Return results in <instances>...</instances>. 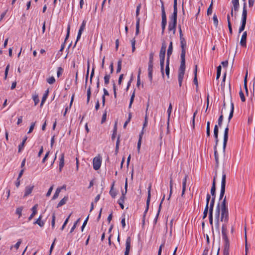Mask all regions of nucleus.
I'll return each mask as SVG.
<instances>
[{
	"label": "nucleus",
	"instance_id": "4c0bfd02",
	"mask_svg": "<svg viewBox=\"0 0 255 255\" xmlns=\"http://www.w3.org/2000/svg\"><path fill=\"white\" fill-rule=\"evenodd\" d=\"M122 63V59H120L118 62V66H117V71H116L117 73L120 72V71H121Z\"/></svg>",
	"mask_w": 255,
	"mask_h": 255
},
{
	"label": "nucleus",
	"instance_id": "412c9836",
	"mask_svg": "<svg viewBox=\"0 0 255 255\" xmlns=\"http://www.w3.org/2000/svg\"><path fill=\"white\" fill-rule=\"evenodd\" d=\"M214 156H215V159L216 161V167H218L219 165V156L218 153L217 152V146L215 145L214 148Z\"/></svg>",
	"mask_w": 255,
	"mask_h": 255
},
{
	"label": "nucleus",
	"instance_id": "4be33fe9",
	"mask_svg": "<svg viewBox=\"0 0 255 255\" xmlns=\"http://www.w3.org/2000/svg\"><path fill=\"white\" fill-rule=\"evenodd\" d=\"M232 3L233 5V8L235 11H237L239 8V0H232Z\"/></svg>",
	"mask_w": 255,
	"mask_h": 255
},
{
	"label": "nucleus",
	"instance_id": "dca6fc26",
	"mask_svg": "<svg viewBox=\"0 0 255 255\" xmlns=\"http://www.w3.org/2000/svg\"><path fill=\"white\" fill-rule=\"evenodd\" d=\"M247 17H246V16H244V17L242 16V24H241L240 27L239 28V32L240 33H241L243 31H244L245 28L246 21H247Z\"/></svg>",
	"mask_w": 255,
	"mask_h": 255
},
{
	"label": "nucleus",
	"instance_id": "9b49d317",
	"mask_svg": "<svg viewBox=\"0 0 255 255\" xmlns=\"http://www.w3.org/2000/svg\"><path fill=\"white\" fill-rule=\"evenodd\" d=\"M102 163V158L100 156H98L94 158L93 161V168L95 170L100 169Z\"/></svg>",
	"mask_w": 255,
	"mask_h": 255
},
{
	"label": "nucleus",
	"instance_id": "4468645a",
	"mask_svg": "<svg viewBox=\"0 0 255 255\" xmlns=\"http://www.w3.org/2000/svg\"><path fill=\"white\" fill-rule=\"evenodd\" d=\"M130 244H131V238L128 237L127 238L126 241V250L125 252L124 255H128L130 249Z\"/></svg>",
	"mask_w": 255,
	"mask_h": 255
},
{
	"label": "nucleus",
	"instance_id": "e433bc0d",
	"mask_svg": "<svg viewBox=\"0 0 255 255\" xmlns=\"http://www.w3.org/2000/svg\"><path fill=\"white\" fill-rule=\"evenodd\" d=\"M172 104H171V103H170L169 105V107H168V108L167 109V113H168V122H167V124H168V125H169V119H170V115H171V112H172Z\"/></svg>",
	"mask_w": 255,
	"mask_h": 255
},
{
	"label": "nucleus",
	"instance_id": "a18cd8bd",
	"mask_svg": "<svg viewBox=\"0 0 255 255\" xmlns=\"http://www.w3.org/2000/svg\"><path fill=\"white\" fill-rule=\"evenodd\" d=\"M216 186H212L211 189V194L213 197H216Z\"/></svg>",
	"mask_w": 255,
	"mask_h": 255
},
{
	"label": "nucleus",
	"instance_id": "a19ab883",
	"mask_svg": "<svg viewBox=\"0 0 255 255\" xmlns=\"http://www.w3.org/2000/svg\"><path fill=\"white\" fill-rule=\"evenodd\" d=\"M110 75L106 74L104 76V83L105 85H108L109 83V81L110 79Z\"/></svg>",
	"mask_w": 255,
	"mask_h": 255
},
{
	"label": "nucleus",
	"instance_id": "b1692460",
	"mask_svg": "<svg viewBox=\"0 0 255 255\" xmlns=\"http://www.w3.org/2000/svg\"><path fill=\"white\" fill-rule=\"evenodd\" d=\"M165 195H164L163 197H162V199H161V202L160 203V204H159V208H158V212H157V213L156 214V217H155V218L154 219L155 223H156V222H157V218L158 217L159 213L160 212V210H161V205H162V203H163V201H164V200L165 199Z\"/></svg>",
	"mask_w": 255,
	"mask_h": 255
},
{
	"label": "nucleus",
	"instance_id": "37998d69",
	"mask_svg": "<svg viewBox=\"0 0 255 255\" xmlns=\"http://www.w3.org/2000/svg\"><path fill=\"white\" fill-rule=\"evenodd\" d=\"M210 122L209 121L207 122V127H206V134H207V136L208 137H209L210 135Z\"/></svg>",
	"mask_w": 255,
	"mask_h": 255
},
{
	"label": "nucleus",
	"instance_id": "6e6d98bb",
	"mask_svg": "<svg viewBox=\"0 0 255 255\" xmlns=\"http://www.w3.org/2000/svg\"><path fill=\"white\" fill-rule=\"evenodd\" d=\"M134 96H135L134 92H133V93H132V94L131 95V97H130V102H129V107H128L129 108H130L131 107L132 104L134 100Z\"/></svg>",
	"mask_w": 255,
	"mask_h": 255
},
{
	"label": "nucleus",
	"instance_id": "3c124183",
	"mask_svg": "<svg viewBox=\"0 0 255 255\" xmlns=\"http://www.w3.org/2000/svg\"><path fill=\"white\" fill-rule=\"evenodd\" d=\"M161 17H162L161 25H166L167 20H166V15H161Z\"/></svg>",
	"mask_w": 255,
	"mask_h": 255
},
{
	"label": "nucleus",
	"instance_id": "58836bf2",
	"mask_svg": "<svg viewBox=\"0 0 255 255\" xmlns=\"http://www.w3.org/2000/svg\"><path fill=\"white\" fill-rule=\"evenodd\" d=\"M245 239H246V240H245V255H248L249 248H248V244H247V235H246V228H245Z\"/></svg>",
	"mask_w": 255,
	"mask_h": 255
},
{
	"label": "nucleus",
	"instance_id": "f3484780",
	"mask_svg": "<svg viewBox=\"0 0 255 255\" xmlns=\"http://www.w3.org/2000/svg\"><path fill=\"white\" fill-rule=\"evenodd\" d=\"M38 204H35L32 208L31 211H32L31 214L30 215V216L28 217V221H30L32 220V219L34 217V216L36 215L37 213V209L38 208Z\"/></svg>",
	"mask_w": 255,
	"mask_h": 255
},
{
	"label": "nucleus",
	"instance_id": "473e14b6",
	"mask_svg": "<svg viewBox=\"0 0 255 255\" xmlns=\"http://www.w3.org/2000/svg\"><path fill=\"white\" fill-rule=\"evenodd\" d=\"M197 65H196L195 66V70L194 71V79H193V82L196 85V86L198 87V81H197Z\"/></svg>",
	"mask_w": 255,
	"mask_h": 255
},
{
	"label": "nucleus",
	"instance_id": "79ce46f5",
	"mask_svg": "<svg viewBox=\"0 0 255 255\" xmlns=\"http://www.w3.org/2000/svg\"><path fill=\"white\" fill-rule=\"evenodd\" d=\"M221 69H222V67H221V65H219V66L217 67V76H216V79H218L220 78V77Z\"/></svg>",
	"mask_w": 255,
	"mask_h": 255
},
{
	"label": "nucleus",
	"instance_id": "cd10ccee",
	"mask_svg": "<svg viewBox=\"0 0 255 255\" xmlns=\"http://www.w3.org/2000/svg\"><path fill=\"white\" fill-rule=\"evenodd\" d=\"M68 196H65L62 200L60 201L59 203L57 206V208H59L63 205L65 204L66 202L68 201Z\"/></svg>",
	"mask_w": 255,
	"mask_h": 255
},
{
	"label": "nucleus",
	"instance_id": "de8ad7c7",
	"mask_svg": "<svg viewBox=\"0 0 255 255\" xmlns=\"http://www.w3.org/2000/svg\"><path fill=\"white\" fill-rule=\"evenodd\" d=\"M212 6H213V2L212 1L210 6H209L208 9L207 14L208 15H211L212 12Z\"/></svg>",
	"mask_w": 255,
	"mask_h": 255
},
{
	"label": "nucleus",
	"instance_id": "f257e3e1",
	"mask_svg": "<svg viewBox=\"0 0 255 255\" xmlns=\"http://www.w3.org/2000/svg\"><path fill=\"white\" fill-rule=\"evenodd\" d=\"M177 0H174L173 12L170 17V21L169 22L168 30L173 31V34H175L176 31V26L177 25Z\"/></svg>",
	"mask_w": 255,
	"mask_h": 255
},
{
	"label": "nucleus",
	"instance_id": "a211bd4d",
	"mask_svg": "<svg viewBox=\"0 0 255 255\" xmlns=\"http://www.w3.org/2000/svg\"><path fill=\"white\" fill-rule=\"evenodd\" d=\"M34 185L27 186L25 188L24 197L28 196L32 191Z\"/></svg>",
	"mask_w": 255,
	"mask_h": 255
},
{
	"label": "nucleus",
	"instance_id": "f704fd0d",
	"mask_svg": "<svg viewBox=\"0 0 255 255\" xmlns=\"http://www.w3.org/2000/svg\"><path fill=\"white\" fill-rule=\"evenodd\" d=\"M148 107H149V103L148 102L147 104V106H146V115H145V120H144V124H143V128H142V131H143V129L144 128L147 126V110H148Z\"/></svg>",
	"mask_w": 255,
	"mask_h": 255
},
{
	"label": "nucleus",
	"instance_id": "bf43d9fd",
	"mask_svg": "<svg viewBox=\"0 0 255 255\" xmlns=\"http://www.w3.org/2000/svg\"><path fill=\"white\" fill-rule=\"evenodd\" d=\"M160 2L161 3V15H166L163 2L162 0H160Z\"/></svg>",
	"mask_w": 255,
	"mask_h": 255
},
{
	"label": "nucleus",
	"instance_id": "1a4fd4ad",
	"mask_svg": "<svg viewBox=\"0 0 255 255\" xmlns=\"http://www.w3.org/2000/svg\"><path fill=\"white\" fill-rule=\"evenodd\" d=\"M141 7L140 4H138L136 7V30H135V35H138L139 33V24L140 18L139 17V11Z\"/></svg>",
	"mask_w": 255,
	"mask_h": 255
},
{
	"label": "nucleus",
	"instance_id": "c756f323",
	"mask_svg": "<svg viewBox=\"0 0 255 255\" xmlns=\"http://www.w3.org/2000/svg\"><path fill=\"white\" fill-rule=\"evenodd\" d=\"M143 133H144V132L143 131H141V132H140V133L139 135V139H138V141L137 142V150L138 152H139V150H140V146H141V144L142 137V135L143 134Z\"/></svg>",
	"mask_w": 255,
	"mask_h": 255
},
{
	"label": "nucleus",
	"instance_id": "864d4df0",
	"mask_svg": "<svg viewBox=\"0 0 255 255\" xmlns=\"http://www.w3.org/2000/svg\"><path fill=\"white\" fill-rule=\"evenodd\" d=\"M209 207L205 206L204 212H203V219H204L207 217V214H208V211Z\"/></svg>",
	"mask_w": 255,
	"mask_h": 255
},
{
	"label": "nucleus",
	"instance_id": "774afa93",
	"mask_svg": "<svg viewBox=\"0 0 255 255\" xmlns=\"http://www.w3.org/2000/svg\"><path fill=\"white\" fill-rule=\"evenodd\" d=\"M153 56L154 54L153 53L151 52L149 54V63H153Z\"/></svg>",
	"mask_w": 255,
	"mask_h": 255
},
{
	"label": "nucleus",
	"instance_id": "c03bdc74",
	"mask_svg": "<svg viewBox=\"0 0 255 255\" xmlns=\"http://www.w3.org/2000/svg\"><path fill=\"white\" fill-rule=\"evenodd\" d=\"M23 210L22 207H18L16 210V214L18 215L19 218H20L22 215V211Z\"/></svg>",
	"mask_w": 255,
	"mask_h": 255
},
{
	"label": "nucleus",
	"instance_id": "4d7b16f0",
	"mask_svg": "<svg viewBox=\"0 0 255 255\" xmlns=\"http://www.w3.org/2000/svg\"><path fill=\"white\" fill-rule=\"evenodd\" d=\"M106 118H107V111H106V110H105V111L104 113L103 116H102V120H101V124H103L105 122V121L106 120Z\"/></svg>",
	"mask_w": 255,
	"mask_h": 255
},
{
	"label": "nucleus",
	"instance_id": "0eeeda50",
	"mask_svg": "<svg viewBox=\"0 0 255 255\" xmlns=\"http://www.w3.org/2000/svg\"><path fill=\"white\" fill-rule=\"evenodd\" d=\"M226 174L223 172L222 177V181H221V190H220V193L219 196V200L221 201L225 195V190H226Z\"/></svg>",
	"mask_w": 255,
	"mask_h": 255
},
{
	"label": "nucleus",
	"instance_id": "39448f33",
	"mask_svg": "<svg viewBox=\"0 0 255 255\" xmlns=\"http://www.w3.org/2000/svg\"><path fill=\"white\" fill-rule=\"evenodd\" d=\"M185 71V60H181L180 66L178 70V80L179 86H182V81Z\"/></svg>",
	"mask_w": 255,
	"mask_h": 255
},
{
	"label": "nucleus",
	"instance_id": "5701e85b",
	"mask_svg": "<svg viewBox=\"0 0 255 255\" xmlns=\"http://www.w3.org/2000/svg\"><path fill=\"white\" fill-rule=\"evenodd\" d=\"M125 188V192H124L123 191H122V196L120 198V199H122L123 200H125V199L126 198V194L127 192V188H128V179L127 178H126V180Z\"/></svg>",
	"mask_w": 255,
	"mask_h": 255
},
{
	"label": "nucleus",
	"instance_id": "aec40b11",
	"mask_svg": "<svg viewBox=\"0 0 255 255\" xmlns=\"http://www.w3.org/2000/svg\"><path fill=\"white\" fill-rule=\"evenodd\" d=\"M188 178V175H185L183 180L182 182V194L181 196L183 197L185 194V192L186 190V182H187V179Z\"/></svg>",
	"mask_w": 255,
	"mask_h": 255
},
{
	"label": "nucleus",
	"instance_id": "72a5a7b5",
	"mask_svg": "<svg viewBox=\"0 0 255 255\" xmlns=\"http://www.w3.org/2000/svg\"><path fill=\"white\" fill-rule=\"evenodd\" d=\"M27 139V137L25 136L23 139L22 142L18 146V152H20L21 150L23 148L24 144Z\"/></svg>",
	"mask_w": 255,
	"mask_h": 255
},
{
	"label": "nucleus",
	"instance_id": "7ed1b4c3",
	"mask_svg": "<svg viewBox=\"0 0 255 255\" xmlns=\"http://www.w3.org/2000/svg\"><path fill=\"white\" fill-rule=\"evenodd\" d=\"M222 235L225 241L223 254L224 255H229L230 242L227 236V226L225 224L222 225Z\"/></svg>",
	"mask_w": 255,
	"mask_h": 255
},
{
	"label": "nucleus",
	"instance_id": "5fc2aeb1",
	"mask_svg": "<svg viewBox=\"0 0 255 255\" xmlns=\"http://www.w3.org/2000/svg\"><path fill=\"white\" fill-rule=\"evenodd\" d=\"M131 46H132V52H133L135 49V40L134 38L131 40Z\"/></svg>",
	"mask_w": 255,
	"mask_h": 255
},
{
	"label": "nucleus",
	"instance_id": "603ef678",
	"mask_svg": "<svg viewBox=\"0 0 255 255\" xmlns=\"http://www.w3.org/2000/svg\"><path fill=\"white\" fill-rule=\"evenodd\" d=\"M47 82L50 84H52L55 82V79L54 77L52 76L47 79Z\"/></svg>",
	"mask_w": 255,
	"mask_h": 255
},
{
	"label": "nucleus",
	"instance_id": "c9c22d12",
	"mask_svg": "<svg viewBox=\"0 0 255 255\" xmlns=\"http://www.w3.org/2000/svg\"><path fill=\"white\" fill-rule=\"evenodd\" d=\"M242 17L246 16L247 17V3L246 1H244L243 12H242Z\"/></svg>",
	"mask_w": 255,
	"mask_h": 255
},
{
	"label": "nucleus",
	"instance_id": "69168bd1",
	"mask_svg": "<svg viewBox=\"0 0 255 255\" xmlns=\"http://www.w3.org/2000/svg\"><path fill=\"white\" fill-rule=\"evenodd\" d=\"M210 199H211V195L209 193H208L207 194V196H206V206L209 207V201H210Z\"/></svg>",
	"mask_w": 255,
	"mask_h": 255
},
{
	"label": "nucleus",
	"instance_id": "f8f14e48",
	"mask_svg": "<svg viewBox=\"0 0 255 255\" xmlns=\"http://www.w3.org/2000/svg\"><path fill=\"white\" fill-rule=\"evenodd\" d=\"M221 212V221L222 222H228L229 220L228 209L220 210Z\"/></svg>",
	"mask_w": 255,
	"mask_h": 255
},
{
	"label": "nucleus",
	"instance_id": "9d476101",
	"mask_svg": "<svg viewBox=\"0 0 255 255\" xmlns=\"http://www.w3.org/2000/svg\"><path fill=\"white\" fill-rule=\"evenodd\" d=\"M151 188V185L150 184L147 189H148V195H147V200H146V209L144 211V214L143 215V219H142L143 223L144 222L145 217L146 214L147 212L148 209H149V206L150 198H151V194H150Z\"/></svg>",
	"mask_w": 255,
	"mask_h": 255
},
{
	"label": "nucleus",
	"instance_id": "6e6552de",
	"mask_svg": "<svg viewBox=\"0 0 255 255\" xmlns=\"http://www.w3.org/2000/svg\"><path fill=\"white\" fill-rule=\"evenodd\" d=\"M180 42L181 48V60H185L186 42L184 37H180Z\"/></svg>",
	"mask_w": 255,
	"mask_h": 255
},
{
	"label": "nucleus",
	"instance_id": "e2e57ef3",
	"mask_svg": "<svg viewBox=\"0 0 255 255\" xmlns=\"http://www.w3.org/2000/svg\"><path fill=\"white\" fill-rule=\"evenodd\" d=\"M223 115H221L219 118V119H218V125L221 127L222 126V122H223Z\"/></svg>",
	"mask_w": 255,
	"mask_h": 255
},
{
	"label": "nucleus",
	"instance_id": "6ab92c4d",
	"mask_svg": "<svg viewBox=\"0 0 255 255\" xmlns=\"http://www.w3.org/2000/svg\"><path fill=\"white\" fill-rule=\"evenodd\" d=\"M173 51V43L172 41H171L168 46V48L167 49V58L166 59H168L170 60V57Z\"/></svg>",
	"mask_w": 255,
	"mask_h": 255
},
{
	"label": "nucleus",
	"instance_id": "393cba45",
	"mask_svg": "<svg viewBox=\"0 0 255 255\" xmlns=\"http://www.w3.org/2000/svg\"><path fill=\"white\" fill-rule=\"evenodd\" d=\"M42 215H40L39 218L36 220V221L34 222V224H37L40 227H42L44 226V223L43 221H41L42 219Z\"/></svg>",
	"mask_w": 255,
	"mask_h": 255
},
{
	"label": "nucleus",
	"instance_id": "052dcab7",
	"mask_svg": "<svg viewBox=\"0 0 255 255\" xmlns=\"http://www.w3.org/2000/svg\"><path fill=\"white\" fill-rule=\"evenodd\" d=\"M71 215H70L66 219V220L65 221V222H64V224L63 225H62L61 228V230H63L64 228L65 227L66 225H67V224L68 223V221H69V218L70 217Z\"/></svg>",
	"mask_w": 255,
	"mask_h": 255
},
{
	"label": "nucleus",
	"instance_id": "338daca9",
	"mask_svg": "<svg viewBox=\"0 0 255 255\" xmlns=\"http://www.w3.org/2000/svg\"><path fill=\"white\" fill-rule=\"evenodd\" d=\"M153 63H148V71H153Z\"/></svg>",
	"mask_w": 255,
	"mask_h": 255
},
{
	"label": "nucleus",
	"instance_id": "13d9d810",
	"mask_svg": "<svg viewBox=\"0 0 255 255\" xmlns=\"http://www.w3.org/2000/svg\"><path fill=\"white\" fill-rule=\"evenodd\" d=\"M126 218H125V215H123L122 217V220H121V224L122 225V227L123 228H125L126 226V222H125Z\"/></svg>",
	"mask_w": 255,
	"mask_h": 255
},
{
	"label": "nucleus",
	"instance_id": "680f3d73",
	"mask_svg": "<svg viewBox=\"0 0 255 255\" xmlns=\"http://www.w3.org/2000/svg\"><path fill=\"white\" fill-rule=\"evenodd\" d=\"M63 71V70L61 67H58L57 72L58 77H59L62 75Z\"/></svg>",
	"mask_w": 255,
	"mask_h": 255
},
{
	"label": "nucleus",
	"instance_id": "09e8293b",
	"mask_svg": "<svg viewBox=\"0 0 255 255\" xmlns=\"http://www.w3.org/2000/svg\"><path fill=\"white\" fill-rule=\"evenodd\" d=\"M239 95H240V97L241 98V101L243 102H245L246 101V98H245V97L244 96V93L243 92L242 90H241L240 92H239Z\"/></svg>",
	"mask_w": 255,
	"mask_h": 255
},
{
	"label": "nucleus",
	"instance_id": "0e129e2a",
	"mask_svg": "<svg viewBox=\"0 0 255 255\" xmlns=\"http://www.w3.org/2000/svg\"><path fill=\"white\" fill-rule=\"evenodd\" d=\"M35 123H32L31 124L29 131H28V133H30L33 131V130L34 128V127H35Z\"/></svg>",
	"mask_w": 255,
	"mask_h": 255
},
{
	"label": "nucleus",
	"instance_id": "bb28decb",
	"mask_svg": "<svg viewBox=\"0 0 255 255\" xmlns=\"http://www.w3.org/2000/svg\"><path fill=\"white\" fill-rule=\"evenodd\" d=\"M169 61L170 60L168 59H166V67H165V73L168 78H169Z\"/></svg>",
	"mask_w": 255,
	"mask_h": 255
},
{
	"label": "nucleus",
	"instance_id": "423d86ee",
	"mask_svg": "<svg viewBox=\"0 0 255 255\" xmlns=\"http://www.w3.org/2000/svg\"><path fill=\"white\" fill-rule=\"evenodd\" d=\"M228 209L226 196H225L223 200L220 203H218L215 213V218L219 220L220 210Z\"/></svg>",
	"mask_w": 255,
	"mask_h": 255
},
{
	"label": "nucleus",
	"instance_id": "c85d7f7f",
	"mask_svg": "<svg viewBox=\"0 0 255 255\" xmlns=\"http://www.w3.org/2000/svg\"><path fill=\"white\" fill-rule=\"evenodd\" d=\"M64 188H65V186H63L61 188H57L54 195L52 197V200H55L56 199H57L58 198L59 194L60 192H61V189Z\"/></svg>",
	"mask_w": 255,
	"mask_h": 255
},
{
	"label": "nucleus",
	"instance_id": "2f4dec72",
	"mask_svg": "<svg viewBox=\"0 0 255 255\" xmlns=\"http://www.w3.org/2000/svg\"><path fill=\"white\" fill-rule=\"evenodd\" d=\"M48 93H49V90L47 89L45 91V93H44V94L43 96V97H42V100H41V104H40V106L41 107L43 105V104L45 102L46 99H47V98L48 97Z\"/></svg>",
	"mask_w": 255,
	"mask_h": 255
},
{
	"label": "nucleus",
	"instance_id": "ddd939ff",
	"mask_svg": "<svg viewBox=\"0 0 255 255\" xmlns=\"http://www.w3.org/2000/svg\"><path fill=\"white\" fill-rule=\"evenodd\" d=\"M86 23V21L85 20H83V22H82V24L81 25V26L80 27V28H79V30L78 33V35H77V36L76 41V42H75V43L74 44V47H75V46H76L78 41L81 38V34H82L84 29L85 28Z\"/></svg>",
	"mask_w": 255,
	"mask_h": 255
},
{
	"label": "nucleus",
	"instance_id": "20e7f679",
	"mask_svg": "<svg viewBox=\"0 0 255 255\" xmlns=\"http://www.w3.org/2000/svg\"><path fill=\"white\" fill-rule=\"evenodd\" d=\"M166 49V44L165 41H164L162 43L161 47L159 52L160 66L162 77H164V65L165 61V55Z\"/></svg>",
	"mask_w": 255,
	"mask_h": 255
},
{
	"label": "nucleus",
	"instance_id": "7c9ffc66",
	"mask_svg": "<svg viewBox=\"0 0 255 255\" xmlns=\"http://www.w3.org/2000/svg\"><path fill=\"white\" fill-rule=\"evenodd\" d=\"M114 182L113 183V184L111 186V190L110 191V194L112 196V198H115L117 195V192L115 190H114Z\"/></svg>",
	"mask_w": 255,
	"mask_h": 255
},
{
	"label": "nucleus",
	"instance_id": "8fccbe9b",
	"mask_svg": "<svg viewBox=\"0 0 255 255\" xmlns=\"http://www.w3.org/2000/svg\"><path fill=\"white\" fill-rule=\"evenodd\" d=\"M55 214L53 213L52 216V221H51V226L52 229L54 228L55 227Z\"/></svg>",
	"mask_w": 255,
	"mask_h": 255
},
{
	"label": "nucleus",
	"instance_id": "ea45409f",
	"mask_svg": "<svg viewBox=\"0 0 255 255\" xmlns=\"http://www.w3.org/2000/svg\"><path fill=\"white\" fill-rule=\"evenodd\" d=\"M91 86H89V88H88V90H87V103H88L89 102V101H90V97H91Z\"/></svg>",
	"mask_w": 255,
	"mask_h": 255
},
{
	"label": "nucleus",
	"instance_id": "2eb2a0df",
	"mask_svg": "<svg viewBox=\"0 0 255 255\" xmlns=\"http://www.w3.org/2000/svg\"><path fill=\"white\" fill-rule=\"evenodd\" d=\"M247 31H245L243 32L241 39L240 41V44L241 46L246 47L247 46Z\"/></svg>",
	"mask_w": 255,
	"mask_h": 255
},
{
	"label": "nucleus",
	"instance_id": "49530a36",
	"mask_svg": "<svg viewBox=\"0 0 255 255\" xmlns=\"http://www.w3.org/2000/svg\"><path fill=\"white\" fill-rule=\"evenodd\" d=\"M213 22H214V24L215 25V27H217L218 26V20L217 17L215 14H214V15L213 16Z\"/></svg>",
	"mask_w": 255,
	"mask_h": 255
},
{
	"label": "nucleus",
	"instance_id": "f03ea898",
	"mask_svg": "<svg viewBox=\"0 0 255 255\" xmlns=\"http://www.w3.org/2000/svg\"><path fill=\"white\" fill-rule=\"evenodd\" d=\"M234 111V103L231 101V111L228 118V124L227 127L225 129L224 134V141H223V152H225V149L228 139V132H229V124L230 122L231 119L233 118V114Z\"/></svg>",
	"mask_w": 255,
	"mask_h": 255
},
{
	"label": "nucleus",
	"instance_id": "a878e982",
	"mask_svg": "<svg viewBox=\"0 0 255 255\" xmlns=\"http://www.w3.org/2000/svg\"><path fill=\"white\" fill-rule=\"evenodd\" d=\"M64 165V154L62 153L61 155V157L59 161V170L61 171L62 168L63 167Z\"/></svg>",
	"mask_w": 255,
	"mask_h": 255
}]
</instances>
